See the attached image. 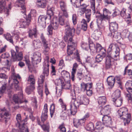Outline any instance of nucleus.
<instances>
[{
    "mask_svg": "<svg viewBox=\"0 0 132 132\" xmlns=\"http://www.w3.org/2000/svg\"><path fill=\"white\" fill-rule=\"evenodd\" d=\"M70 39L68 41L67 48L68 55L65 57L67 61H71L76 57V55L77 54V50L76 49V44L73 43Z\"/></svg>",
    "mask_w": 132,
    "mask_h": 132,
    "instance_id": "obj_1",
    "label": "nucleus"
},
{
    "mask_svg": "<svg viewBox=\"0 0 132 132\" xmlns=\"http://www.w3.org/2000/svg\"><path fill=\"white\" fill-rule=\"evenodd\" d=\"M117 115L123 120L125 125L129 123L131 120V114L128 113V109L125 107L119 109L117 111Z\"/></svg>",
    "mask_w": 132,
    "mask_h": 132,
    "instance_id": "obj_2",
    "label": "nucleus"
},
{
    "mask_svg": "<svg viewBox=\"0 0 132 132\" xmlns=\"http://www.w3.org/2000/svg\"><path fill=\"white\" fill-rule=\"evenodd\" d=\"M54 10V7H47V16L43 15H40L38 18V22L40 25L44 28L45 27V20L47 18L49 19H51V16L53 15V11Z\"/></svg>",
    "mask_w": 132,
    "mask_h": 132,
    "instance_id": "obj_3",
    "label": "nucleus"
},
{
    "mask_svg": "<svg viewBox=\"0 0 132 132\" xmlns=\"http://www.w3.org/2000/svg\"><path fill=\"white\" fill-rule=\"evenodd\" d=\"M80 98V99L75 98V94L73 97H71V102L70 108V111L71 114L73 115H75L77 112V109L79 106L82 104Z\"/></svg>",
    "mask_w": 132,
    "mask_h": 132,
    "instance_id": "obj_4",
    "label": "nucleus"
},
{
    "mask_svg": "<svg viewBox=\"0 0 132 132\" xmlns=\"http://www.w3.org/2000/svg\"><path fill=\"white\" fill-rule=\"evenodd\" d=\"M10 109L9 108L0 109V121H4L6 123L10 119Z\"/></svg>",
    "mask_w": 132,
    "mask_h": 132,
    "instance_id": "obj_5",
    "label": "nucleus"
},
{
    "mask_svg": "<svg viewBox=\"0 0 132 132\" xmlns=\"http://www.w3.org/2000/svg\"><path fill=\"white\" fill-rule=\"evenodd\" d=\"M49 65L48 63H45L43 65V73L38 78V85H42L45 79V76H47L49 74Z\"/></svg>",
    "mask_w": 132,
    "mask_h": 132,
    "instance_id": "obj_6",
    "label": "nucleus"
},
{
    "mask_svg": "<svg viewBox=\"0 0 132 132\" xmlns=\"http://www.w3.org/2000/svg\"><path fill=\"white\" fill-rule=\"evenodd\" d=\"M111 14L109 11L106 8L104 9L103 15L100 14L99 15H96L97 18L96 22L98 27L100 28V25L102 21L108 19L109 18V15Z\"/></svg>",
    "mask_w": 132,
    "mask_h": 132,
    "instance_id": "obj_7",
    "label": "nucleus"
},
{
    "mask_svg": "<svg viewBox=\"0 0 132 132\" xmlns=\"http://www.w3.org/2000/svg\"><path fill=\"white\" fill-rule=\"evenodd\" d=\"M16 119L17 122V123L16 124V126L19 128L20 132L23 131V129H24V128H27V130L29 131L27 127L24 125V121L21 120V115L20 114H17L16 116Z\"/></svg>",
    "mask_w": 132,
    "mask_h": 132,
    "instance_id": "obj_8",
    "label": "nucleus"
},
{
    "mask_svg": "<svg viewBox=\"0 0 132 132\" xmlns=\"http://www.w3.org/2000/svg\"><path fill=\"white\" fill-rule=\"evenodd\" d=\"M15 48L17 53L16 54L14 51H11L12 59L14 61H19L21 60L23 58L22 53L21 52L18 53L19 51V48L18 46H15Z\"/></svg>",
    "mask_w": 132,
    "mask_h": 132,
    "instance_id": "obj_9",
    "label": "nucleus"
},
{
    "mask_svg": "<svg viewBox=\"0 0 132 132\" xmlns=\"http://www.w3.org/2000/svg\"><path fill=\"white\" fill-rule=\"evenodd\" d=\"M65 33L67 37H69L70 38L68 41L70 39H71L72 42L74 43L72 39V37L74 35L75 29L73 27H71L69 24H67L65 26Z\"/></svg>",
    "mask_w": 132,
    "mask_h": 132,
    "instance_id": "obj_10",
    "label": "nucleus"
},
{
    "mask_svg": "<svg viewBox=\"0 0 132 132\" xmlns=\"http://www.w3.org/2000/svg\"><path fill=\"white\" fill-rule=\"evenodd\" d=\"M59 3L61 10L59 12L60 14L63 15L66 18H68L69 15L67 11L66 3L64 1H61L59 2Z\"/></svg>",
    "mask_w": 132,
    "mask_h": 132,
    "instance_id": "obj_11",
    "label": "nucleus"
},
{
    "mask_svg": "<svg viewBox=\"0 0 132 132\" xmlns=\"http://www.w3.org/2000/svg\"><path fill=\"white\" fill-rule=\"evenodd\" d=\"M40 38L43 47H44L43 52L44 53H47L48 51L50 49L49 43L44 36L43 34H41Z\"/></svg>",
    "mask_w": 132,
    "mask_h": 132,
    "instance_id": "obj_12",
    "label": "nucleus"
},
{
    "mask_svg": "<svg viewBox=\"0 0 132 132\" xmlns=\"http://www.w3.org/2000/svg\"><path fill=\"white\" fill-rule=\"evenodd\" d=\"M13 100L15 103H21L24 101L23 98V94L21 92L18 94V95L15 94L13 95Z\"/></svg>",
    "mask_w": 132,
    "mask_h": 132,
    "instance_id": "obj_13",
    "label": "nucleus"
},
{
    "mask_svg": "<svg viewBox=\"0 0 132 132\" xmlns=\"http://www.w3.org/2000/svg\"><path fill=\"white\" fill-rule=\"evenodd\" d=\"M6 4L5 0H1L0 1V13H2L3 10H4L5 12L7 14V15L8 16L9 14V10L11 9V3L9 4L8 5L9 9L5 8L4 6Z\"/></svg>",
    "mask_w": 132,
    "mask_h": 132,
    "instance_id": "obj_14",
    "label": "nucleus"
},
{
    "mask_svg": "<svg viewBox=\"0 0 132 132\" xmlns=\"http://www.w3.org/2000/svg\"><path fill=\"white\" fill-rule=\"evenodd\" d=\"M40 53L38 52H36L34 53L32 58V62L34 65L37 64L40 62Z\"/></svg>",
    "mask_w": 132,
    "mask_h": 132,
    "instance_id": "obj_15",
    "label": "nucleus"
},
{
    "mask_svg": "<svg viewBox=\"0 0 132 132\" xmlns=\"http://www.w3.org/2000/svg\"><path fill=\"white\" fill-rule=\"evenodd\" d=\"M83 0H70L71 2L73 3V6L76 8L79 7L87 9V5L85 4H81V2Z\"/></svg>",
    "mask_w": 132,
    "mask_h": 132,
    "instance_id": "obj_16",
    "label": "nucleus"
},
{
    "mask_svg": "<svg viewBox=\"0 0 132 132\" xmlns=\"http://www.w3.org/2000/svg\"><path fill=\"white\" fill-rule=\"evenodd\" d=\"M120 51L119 48V47H117L113 51L108 54L110 55L114 59H118L119 57Z\"/></svg>",
    "mask_w": 132,
    "mask_h": 132,
    "instance_id": "obj_17",
    "label": "nucleus"
},
{
    "mask_svg": "<svg viewBox=\"0 0 132 132\" xmlns=\"http://www.w3.org/2000/svg\"><path fill=\"white\" fill-rule=\"evenodd\" d=\"M103 123L106 127H110L112 123L111 118L108 115L103 116L102 119Z\"/></svg>",
    "mask_w": 132,
    "mask_h": 132,
    "instance_id": "obj_18",
    "label": "nucleus"
},
{
    "mask_svg": "<svg viewBox=\"0 0 132 132\" xmlns=\"http://www.w3.org/2000/svg\"><path fill=\"white\" fill-rule=\"evenodd\" d=\"M114 59L110 55L108 54L106 57V67L107 69H110L112 67V63Z\"/></svg>",
    "mask_w": 132,
    "mask_h": 132,
    "instance_id": "obj_19",
    "label": "nucleus"
},
{
    "mask_svg": "<svg viewBox=\"0 0 132 132\" xmlns=\"http://www.w3.org/2000/svg\"><path fill=\"white\" fill-rule=\"evenodd\" d=\"M47 105L46 104H45L44 106L43 109L42 115L41 117V120L42 121L44 122L47 118Z\"/></svg>",
    "mask_w": 132,
    "mask_h": 132,
    "instance_id": "obj_20",
    "label": "nucleus"
},
{
    "mask_svg": "<svg viewBox=\"0 0 132 132\" xmlns=\"http://www.w3.org/2000/svg\"><path fill=\"white\" fill-rule=\"evenodd\" d=\"M20 28H24L28 26L30 23V20H27L26 19H21L18 22Z\"/></svg>",
    "mask_w": 132,
    "mask_h": 132,
    "instance_id": "obj_21",
    "label": "nucleus"
},
{
    "mask_svg": "<svg viewBox=\"0 0 132 132\" xmlns=\"http://www.w3.org/2000/svg\"><path fill=\"white\" fill-rule=\"evenodd\" d=\"M110 112V108L109 105L105 106L100 111L101 114L103 116L108 115Z\"/></svg>",
    "mask_w": 132,
    "mask_h": 132,
    "instance_id": "obj_22",
    "label": "nucleus"
},
{
    "mask_svg": "<svg viewBox=\"0 0 132 132\" xmlns=\"http://www.w3.org/2000/svg\"><path fill=\"white\" fill-rule=\"evenodd\" d=\"M85 121L84 119H73V123L74 126L77 128L80 127L83 125L85 122Z\"/></svg>",
    "mask_w": 132,
    "mask_h": 132,
    "instance_id": "obj_23",
    "label": "nucleus"
},
{
    "mask_svg": "<svg viewBox=\"0 0 132 132\" xmlns=\"http://www.w3.org/2000/svg\"><path fill=\"white\" fill-rule=\"evenodd\" d=\"M92 83L85 84L84 82H82L81 84V90L84 92H85L86 90L87 89H89V88H92Z\"/></svg>",
    "mask_w": 132,
    "mask_h": 132,
    "instance_id": "obj_24",
    "label": "nucleus"
},
{
    "mask_svg": "<svg viewBox=\"0 0 132 132\" xmlns=\"http://www.w3.org/2000/svg\"><path fill=\"white\" fill-rule=\"evenodd\" d=\"M107 82L108 85L111 88L114 86V77L113 76H110L107 78Z\"/></svg>",
    "mask_w": 132,
    "mask_h": 132,
    "instance_id": "obj_25",
    "label": "nucleus"
},
{
    "mask_svg": "<svg viewBox=\"0 0 132 132\" xmlns=\"http://www.w3.org/2000/svg\"><path fill=\"white\" fill-rule=\"evenodd\" d=\"M94 51L97 53H105V50L103 48L101 45L98 43H97Z\"/></svg>",
    "mask_w": 132,
    "mask_h": 132,
    "instance_id": "obj_26",
    "label": "nucleus"
},
{
    "mask_svg": "<svg viewBox=\"0 0 132 132\" xmlns=\"http://www.w3.org/2000/svg\"><path fill=\"white\" fill-rule=\"evenodd\" d=\"M27 81L28 84H29V86H32V87H35V80L34 78V77L33 75H31L29 76Z\"/></svg>",
    "mask_w": 132,
    "mask_h": 132,
    "instance_id": "obj_27",
    "label": "nucleus"
},
{
    "mask_svg": "<svg viewBox=\"0 0 132 132\" xmlns=\"http://www.w3.org/2000/svg\"><path fill=\"white\" fill-rule=\"evenodd\" d=\"M118 28V24L116 22L110 23L109 29L110 31H117Z\"/></svg>",
    "mask_w": 132,
    "mask_h": 132,
    "instance_id": "obj_28",
    "label": "nucleus"
},
{
    "mask_svg": "<svg viewBox=\"0 0 132 132\" xmlns=\"http://www.w3.org/2000/svg\"><path fill=\"white\" fill-rule=\"evenodd\" d=\"M36 4L38 7L44 8L46 7V2L44 0H38L36 2Z\"/></svg>",
    "mask_w": 132,
    "mask_h": 132,
    "instance_id": "obj_29",
    "label": "nucleus"
},
{
    "mask_svg": "<svg viewBox=\"0 0 132 132\" xmlns=\"http://www.w3.org/2000/svg\"><path fill=\"white\" fill-rule=\"evenodd\" d=\"M121 95V91L119 89H117L113 93L112 95V101H114L115 99L120 98Z\"/></svg>",
    "mask_w": 132,
    "mask_h": 132,
    "instance_id": "obj_30",
    "label": "nucleus"
},
{
    "mask_svg": "<svg viewBox=\"0 0 132 132\" xmlns=\"http://www.w3.org/2000/svg\"><path fill=\"white\" fill-rule=\"evenodd\" d=\"M80 100L82 104L87 105L89 102V99L85 95H82L80 97Z\"/></svg>",
    "mask_w": 132,
    "mask_h": 132,
    "instance_id": "obj_31",
    "label": "nucleus"
},
{
    "mask_svg": "<svg viewBox=\"0 0 132 132\" xmlns=\"http://www.w3.org/2000/svg\"><path fill=\"white\" fill-rule=\"evenodd\" d=\"M37 30L36 28L29 30L28 32L29 37L31 38H32L33 37L36 38L37 37Z\"/></svg>",
    "mask_w": 132,
    "mask_h": 132,
    "instance_id": "obj_32",
    "label": "nucleus"
},
{
    "mask_svg": "<svg viewBox=\"0 0 132 132\" xmlns=\"http://www.w3.org/2000/svg\"><path fill=\"white\" fill-rule=\"evenodd\" d=\"M110 32H111L109 33L108 35L109 36L115 39H118L120 37V33L118 32L117 31H114Z\"/></svg>",
    "mask_w": 132,
    "mask_h": 132,
    "instance_id": "obj_33",
    "label": "nucleus"
},
{
    "mask_svg": "<svg viewBox=\"0 0 132 132\" xmlns=\"http://www.w3.org/2000/svg\"><path fill=\"white\" fill-rule=\"evenodd\" d=\"M125 87L128 92H132V81H128L125 84Z\"/></svg>",
    "mask_w": 132,
    "mask_h": 132,
    "instance_id": "obj_34",
    "label": "nucleus"
},
{
    "mask_svg": "<svg viewBox=\"0 0 132 132\" xmlns=\"http://www.w3.org/2000/svg\"><path fill=\"white\" fill-rule=\"evenodd\" d=\"M105 53H100L98 54L96 57L95 62L99 63L101 62L103 58L105 56Z\"/></svg>",
    "mask_w": 132,
    "mask_h": 132,
    "instance_id": "obj_35",
    "label": "nucleus"
},
{
    "mask_svg": "<svg viewBox=\"0 0 132 132\" xmlns=\"http://www.w3.org/2000/svg\"><path fill=\"white\" fill-rule=\"evenodd\" d=\"M85 13L87 21L88 22L91 19V10L89 9H87L86 10Z\"/></svg>",
    "mask_w": 132,
    "mask_h": 132,
    "instance_id": "obj_36",
    "label": "nucleus"
},
{
    "mask_svg": "<svg viewBox=\"0 0 132 132\" xmlns=\"http://www.w3.org/2000/svg\"><path fill=\"white\" fill-rule=\"evenodd\" d=\"M96 89L97 91L99 93L104 91V87L103 84L101 83H97L96 84Z\"/></svg>",
    "mask_w": 132,
    "mask_h": 132,
    "instance_id": "obj_37",
    "label": "nucleus"
},
{
    "mask_svg": "<svg viewBox=\"0 0 132 132\" xmlns=\"http://www.w3.org/2000/svg\"><path fill=\"white\" fill-rule=\"evenodd\" d=\"M3 35L7 41L12 44H13L14 42L12 38V37L10 33H6V34H4Z\"/></svg>",
    "mask_w": 132,
    "mask_h": 132,
    "instance_id": "obj_38",
    "label": "nucleus"
},
{
    "mask_svg": "<svg viewBox=\"0 0 132 132\" xmlns=\"http://www.w3.org/2000/svg\"><path fill=\"white\" fill-rule=\"evenodd\" d=\"M113 102L114 104L116 107L120 106L122 103V99L121 98L115 99V100L112 101Z\"/></svg>",
    "mask_w": 132,
    "mask_h": 132,
    "instance_id": "obj_39",
    "label": "nucleus"
},
{
    "mask_svg": "<svg viewBox=\"0 0 132 132\" xmlns=\"http://www.w3.org/2000/svg\"><path fill=\"white\" fill-rule=\"evenodd\" d=\"M98 103L99 104L104 105L106 102V98L105 96L99 97L98 99Z\"/></svg>",
    "mask_w": 132,
    "mask_h": 132,
    "instance_id": "obj_40",
    "label": "nucleus"
},
{
    "mask_svg": "<svg viewBox=\"0 0 132 132\" xmlns=\"http://www.w3.org/2000/svg\"><path fill=\"white\" fill-rule=\"evenodd\" d=\"M32 45L35 48H39L41 46L40 41L39 39L35 40L33 41Z\"/></svg>",
    "mask_w": 132,
    "mask_h": 132,
    "instance_id": "obj_41",
    "label": "nucleus"
},
{
    "mask_svg": "<svg viewBox=\"0 0 132 132\" xmlns=\"http://www.w3.org/2000/svg\"><path fill=\"white\" fill-rule=\"evenodd\" d=\"M62 89H71V85L69 81L68 82L66 83H65V81L62 84L61 88Z\"/></svg>",
    "mask_w": 132,
    "mask_h": 132,
    "instance_id": "obj_42",
    "label": "nucleus"
},
{
    "mask_svg": "<svg viewBox=\"0 0 132 132\" xmlns=\"http://www.w3.org/2000/svg\"><path fill=\"white\" fill-rule=\"evenodd\" d=\"M93 59H91L90 57H87L86 59V63H88L90 66L91 67H95V65L93 64L94 61Z\"/></svg>",
    "mask_w": 132,
    "mask_h": 132,
    "instance_id": "obj_43",
    "label": "nucleus"
},
{
    "mask_svg": "<svg viewBox=\"0 0 132 132\" xmlns=\"http://www.w3.org/2000/svg\"><path fill=\"white\" fill-rule=\"evenodd\" d=\"M64 81H65L64 78L62 77H60L56 79L55 80V83L57 85H60L62 87Z\"/></svg>",
    "mask_w": 132,
    "mask_h": 132,
    "instance_id": "obj_44",
    "label": "nucleus"
},
{
    "mask_svg": "<svg viewBox=\"0 0 132 132\" xmlns=\"http://www.w3.org/2000/svg\"><path fill=\"white\" fill-rule=\"evenodd\" d=\"M11 71L12 74V79H14V78H18V79H20L21 77L18 74H16L15 72L14 68V67H12L11 69Z\"/></svg>",
    "mask_w": 132,
    "mask_h": 132,
    "instance_id": "obj_45",
    "label": "nucleus"
},
{
    "mask_svg": "<svg viewBox=\"0 0 132 132\" xmlns=\"http://www.w3.org/2000/svg\"><path fill=\"white\" fill-rule=\"evenodd\" d=\"M104 126L105 125L103 123L101 122H98L96 124L95 128L102 131Z\"/></svg>",
    "mask_w": 132,
    "mask_h": 132,
    "instance_id": "obj_46",
    "label": "nucleus"
},
{
    "mask_svg": "<svg viewBox=\"0 0 132 132\" xmlns=\"http://www.w3.org/2000/svg\"><path fill=\"white\" fill-rule=\"evenodd\" d=\"M86 129L87 130L92 132L94 129V126L93 123L90 122L88 123L86 126Z\"/></svg>",
    "mask_w": 132,
    "mask_h": 132,
    "instance_id": "obj_47",
    "label": "nucleus"
},
{
    "mask_svg": "<svg viewBox=\"0 0 132 132\" xmlns=\"http://www.w3.org/2000/svg\"><path fill=\"white\" fill-rule=\"evenodd\" d=\"M117 47H118L113 43L111 44L109 46L108 49V54L111 53V52L113 51Z\"/></svg>",
    "mask_w": 132,
    "mask_h": 132,
    "instance_id": "obj_48",
    "label": "nucleus"
},
{
    "mask_svg": "<svg viewBox=\"0 0 132 132\" xmlns=\"http://www.w3.org/2000/svg\"><path fill=\"white\" fill-rule=\"evenodd\" d=\"M64 16L62 14H60L59 13V21H57L61 25H63L64 24Z\"/></svg>",
    "mask_w": 132,
    "mask_h": 132,
    "instance_id": "obj_49",
    "label": "nucleus"
},
{
    "mask_svg": "<svg viewBox=\"0 0 132 132\" xmlns=\"http://www.w3.org/2000/svg\"><path fill=\"white\" fill-rule=\"evenodd\" d=\"M90 7L93 10L94 14L96 13L95 10V0H90Z\"/></svg>",
    "mask_w": 132,
    "mask_h": 132,
    "instance_id": "obj_50",
    "label": "nucleus"
},
{
    "mask_svg": "<svg viewBox=\"0 0 132 132\" xmlns=\"http://www.w3.org/2000/svg\"><path fill=\"white\" fill-rule=\"evenodd\" d=\"M42 85H38V92L39 95L41 97L43 96Z\"/></svg>",
    "mask_w": 132,
    "mask_h": 132,
    "instance_id": "obj_51",
    "label": "nucleus"
},
{
    "mask_svg": "<svg viewBox=\"0 0 132 132\" xmlns=\"http://www.w3.org/2000/svg\"><path fill=\"white\" fill-rule=\"evenodd\" d=\"M88 46L89 49H90V50L92 51H94L96 45H95L92 41H89Z\"/></svg>",
    "mask_w": 132,
    "mask_h": 132,
    "instance_id": "obj_52",
    "label": "nucleus"
},
{
    "mask_svg": "<svg viewBox=\"0 0 132 132\" xmlns=\"http://www.w3.org/2000/svg\"><path fill=\"white\" fill-rule=\"evenodd\" d=\"M50 110L51 116V118H52L55 112V105L53 103L51 105Z\"/></svg>",
    "mask_w": 132,
    "mask_h": 132,
    "instance_id": "obj_53",
    "label": "nucleus"
},
{
    "mask_svg": "<svg viewBox=\"0 0 132 132\" xmlns=\"http://www.w3.org/2000/svg\"><path fill=\"white\" fill-rule=\"evenodd\" d=\"M35 88V87H32V86H29L26 88V91L28 94H29Z\"/></svg>",
    "mask_w": 132,
    "mask_h": 132,
    "instance_id": "obj_54",
    "label": "nucleus"
},
{
    "mask_svg": "<svg viewBox=\"0 0 132 132\" xmlns=\"http://www.w3.org/2000/svg\"><path fill=\"white\" fill-rule=\"evenodd\" d=\"M56 96L57 97H60L62 93V89L61 88L60 89H59L57 87H56Z\"/></svg>",
    "mask_w": 132,
    "mask_h": 132,
    "instance_id": "obj_55",
    "label": "nucleus"
},
{
    "mask_svg": "<svg viewBox=\"0 0 132 132\" xmlns=\"http://www.w3.org/2000/svg\"><path fill=\"white\" fill-rule=\"evenodd\" d=\"M18 78L12 79L14 83L15 88L17 89L19 88V81L18 80Z\"/></svg>",
    "mask_w": 132,
    "mask_h": 132,
    "instance_id": "obj_56",
    "label": "nucleus"
},
{
    "mask_svg": "<svg viewBox=\"0 0 132 132\" xmlns=\"http://www.w3.org/2000/svg\"><path fill=\"white\" fill-rule=\"evenodd\" d=\"M50 24L51 25V26H52L53 29H57L58 27L59 23L57 21L54 22L53 23H51Z\"/></svg>",
    "mask_w": 132,
    "mask_h": 132,
    "instance_id": "obj_57",
    "label": "nucleus"
},
{
    "mask_svg": "<svg viewBox=\"0 0 132 132\" xmlns=\"http://www.w3.org/2000/svg\"><path fill=\"white\" fill-rule=\"evenodd\" d=\"M42 127L45 131L47 132H49L50 126L48 124L43 125L42 126Z\"/></svg>",
    "mask_w": 132,
    "mask_h": 132,
    "instance_id": "obj_58",
    "label": "nucleus"
},
{
    "mask_svg": "<svg viewBox=\"0 0 132 132\" xmlns=\"http://www.w3.org/2000/svg\"><path fill=\"white\" fill-rule=\"evenodd\" d=\"M53 28L51 26V25L50 24L48 27L47 28V31L48 33V34L49 35H51L52 34V30Z\"/></svg>",
    "mask_w": 132,
    "mask_h": 132,
    "instance_id": "obj_59",
    "label": "nucleus"
},
{
    "mask_svg": "<svg viewBox=\"0 0 132 132\" xmlns=\"http://www.w3.org/2000/svg\"><path fill=\"white\" fill-rule=\"evenodd\" d=\"M61 74L64 78H67L69 76V73L65 70L62 71L61 72Z\"/></svg>",
    "mask_w": 132,
    "mask_h": 132,
    "instance_id": "obj_60",
    "label": "nucleus"
},
{
    "mask_svg": "<svg viewBox=\"0 0 132 132\" xmlns=\"http://www.w3.org/2000/svg\"><path fill=\"white\" fill-rule=\"evenodd\" d=\"M81 47L83 49L86 50H88L89 49L88 44L86 43H82Z\"/></svg>",
    "mask_w": 132,
    "mask_h": 132,
    "instance_id": "obj_61",
    "label": "nucleus"
},
{
    "mask_svg": "<svg viewBox=\"0 0 132 132\" xmlns=\"http://www.w3.org/2000/svg\"><path fill=\"white\" fill-rule=\"evenodd\" d=\"M126 97L129 101H131L132 100V92H128V93L127 94Z\"/></svg>",
    "mask_w": 132,
    "mask_h": 132,
    "instance_id": "obj_62",
    "label": "nucleus"
},
{
    "mask_svg": "<svg viewBox=\"0 0 132 132\" xmlns=\"http://www.w3.org/2000/svg\"><path fill=\"white\" fill-rule=\"evenodd\" d=\"M113 12L112 14V15L114 17L119 15L120 13V11L118 9H115L113 10Z\"/></svg>",
    "mask_w": 132,
    "mask_h": 132,
    "instance_id": "obj_63",
    "label": "nucleus"
},
{
    "mask_svg": "<svg viewBox=\"0 0 132 132\" xmlns=\"http://www.w3.org/2000/svg\"><path fill=\"white\" fill-rule=\"evenodd\" d=\"M77 16L76 14H73L72 16V22L74 25L76 24L77 22Z\"/></svg>",
    "mask_w": 132,
    "mask_h": 132,
    "instance_id": "obj_64",
    "label": "nucleus"
}]
</instances>
